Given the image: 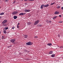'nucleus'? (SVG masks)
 Masks as SVG:
<instances>
[{
  "label": "nucleus",
  "instance_id": "f257e3e1",
  "mask_svg": "<svg viewBox=\"0 0 63 63\" xmlns=\"http://www.w3.org/2000/svg\"><path fill=\"white\" fill-rule=\"evenodd\" d=\"M7 20H5L3 21L2 23V26H7V24H6V23H7Z\"/></svg>",
  "mask_w": 63,
  "mask_h": 63
},
{
  "label": "nucleus",
  "instance_id": "f03ea898",
  "mask_svg": "<svg viewBox=\"0 0 63 63\" xmlns=\"http://www.w3.org/2000/svg\"><path fill=\"white\" fill-rule=\"evenodd\" d=\"M40 22V20H37L34 23V25H36L37 24H38Z\"/></svg>",
  "mask_w": 63,
  "mask_h": 63
},
{
  "label": "nucleus",
  "instance_id": "7ed1b4c3",
  "mask_svg": "<svg viewBox=\"0 0 63 63\" xmlns=\"http://www.w3.org/2000/svg\"><path fill=\"white\" fill-rule=\"evenodd\" d=\"M32 44H33V43L30 41L26 43V45L28 46H31V45H32Z\"/></svg>",
  "mask_w": 63,
  "mask_h": 63
},
{
  "label": "nucleus",
  "instance_id": "20e7f679",
  "mask_svg": "<svg viewBox=\"0 0 63 63\" xmlns=\"http://www.w3.org/2000/svg\"><path fill=\"white\" fill-rule=\"evenodd\" d=\"M16 41V39H11L10 40V41L11 43H13V44H15V41Z\"/></svg>",
  "mask_w": 63,
  "mask_h": 63
},
{
  "label": "nucleus",
  "instance_id": "39448f33",
  "mask_svg": "<svg viewBox=\"0 0 63 63\" xmlns=\"http://www.w3.org/2000/svg\"><path fill=\"white\" fill-rule=\"evenodd\" d=\"M18 13V12L17 11H15L13 12V13H12V15H16V14H17Z\"/></svg>",
  "mask_w": 63,
  "mask_h": 63
},
{
  "label": "nucleus",
  "instance_id": "423d86ee",
  "mask_svg": "<svg viewBox=\"0 0 63 63\" xmlns=\"http://www.w3.org/2000/svg\"><path fill=\"white\" fill-rule=\"evenodd\" d=\"M30 9L29 10H25V12H30Z\"/></svg>",
  "mask_w": 63,
  "mask_h": 63
},
{
  "label": "nucleus",
  "instance_id": "0eeeda50",
  "mask_svg": "<svg viewBox=\"0 0 63 63\" xmlns=\"http://www.w3.org/2000/svg\"><path fill=\"white\" fill-rule=\"evenodd\" d=\"M44 4H42L41 5V6L40 7V9H43V7H44Z\"/></svg>",
  "mask_w": 63,
  "mask_h": 63
},
{
  "label": "nucleus",
  "instance_id": "6e6552de",
  "mask_svg": "<svg viewBox=\"0 0 63 63\" xmlns=\"http://www.w3.org/2000/svg\"><path fill=\"white\" fill-rule=\"evenodd\" d=\"M49 6V5L48 4H47L46 5H44V7H48Z\"/></svg>",
  "mask_w": 63,
  "mask_h": 63
},
{
  "label": "nucleus",
  "instance_id": "1a4fd4ad",
  "mask_svg": "<svg viewBox=\"0 0 63 63\" xmlns=\"http://www.w3.org/2000/svg\"><path fill=\"white\" fill-rule=\"evenodd\" d=\"M17 18V16H14V19H16Z\"/></svg>",
  "mask_w": 63,
  "mask_h": 63
},
{
  "label": "nucleus",
  "instance_id": "9d476101",
  "mask_svg": "<svg viewBox=\"0 0 63 63\" xmlns=\"http://www.w3.org/2000/svg\"><path fill=\"white\" fill-rule=\"evenodd\" d=\"M59 14V12H57V11H55L54 13V14L55 15L56 14Z\"/></svg>",
  "mask_w": 63,
  "mask_h": 63
},
{
  "label": "nucleus",
  "instance_id": "9b49d317",
  "mask_svg": "<svg viewBox=\"0 0 63 63\" xmlns=\"http://www.w3.org/2000/svg\"><path fill=\"white\" fill-rule=\"evenodd\" d=\"M58 17V16H57L53 17V19H55L56 18H57V17Z\"/></svg>",
  "mask_w": 63,
  "mask_h": 63
},
{
  "label": "nucleus",
  "instance_id": "f8f14e48",
  "mask_svg": "<svg viewBox=\"0 0 63 63\" xmlns=\"http://www.w3.org/2000/svg\"><path fill=\"white\" fill-rule=\"evenodd\" d=\"M24 14L23 13H21L19 14V16H23Z\"/></svg>",
  "mask_w": 63,
  "mask_h": 63
},
{
  "label": "nucleus",
  "instance_id": "ddd939ff",
  "mask_svg": "<svg viewBox=\"0 0 63 63\" xmlns=\"http://www.w3.org/2000/svg\"><path fill=\"white\" fill-rule=\"evenodd\" d=\"M47 46H50L52 45V44L51 43H49L47 44Z\"/></svg>",
  "mask_w": 63,
  "mask_h": 63
},
{
  "label": "nucleus",
  "instance_id": "4468645a",
  "mask_svg": "<svg viewBox=\"0 0 63 63\" xmlns=\"http://www.w3.org/2000/svg\"><path fill=\"white\" fill-rule=\"evenodd\" d=\"M37 26L39 27H41V26H42V25L38 24V25H37Z\"/></svg>",
  "mask_w": 63,
  "mask_h": 63
},
{
  "label": "nucleus",
  "instance_id": "2eb2a0df",
  "mask_svg": "<svg viewBox=\"0 0 63 63\" xmlns=\"http://www.w3.org/2000/svg\"><path fill=\"white\" fill-rule=\"evenodd\" d=\"M27 37H28V35H26L24 36V38H26Z\"/></svg>",
  "mask_w": 63,
  "mask_h": 63
},
{
  "label": "nucleus",
  "instance_id": "dca6fc26",
  "mask_svg": "<svg viewBox=\"0 0 63 63\" xmlns=\"http://www.w3.org/2000/svg\"><path fill=\"white\" fill-rule=\"evenodd\" d=\"M51 57H54V56H55V55L54 54V55H51Z\"/></svg>",
  "mask_w": 63,
  "mask_h": 63
},
{
  "label": "nucleus",
  "instance_id": "f3484780",
  "mask_svg": "<svg viewBox=\"0 0 63 63\" xmlns=\"http://www.w3.org/2000/svg\"><path fill=\"white\" fill-rule=\"evenodd\" d=\"M49 54H52V51H50L49 52Z\"/></svg>",
  "mask_w": 63,
  "mask_h": 63
},
{
  "label": "nucleus",
  "instance_id": "a211bd4d",
  "mask_svg": "<svg viewBox=\"0 0 63 63\" xmlns=\"http://www.w3.org/2000/svg\"><path fill=\"white\" fill-rule=\"evenodd\" d=\"M2 39H5V36H2Z\"/></svg>",
  "mask_w": 63,
  "mask_h": 63
},
{
  "label": "nucleus",
  "instance_id": "6ab92c4d",
  "mask_svg": "<svg viewBox=\"0 0 63 63\" xmlns=\"http://www.w3.org/2000/svg\"><path fill=\"white\" fill-rule=\"evenodd\" d=\"M4 13H1L0 15H4Z\"/></svg>",
  "mask_w": 63,
  "mask_h": 63
},
{
  "label": "nucleus",
  "instance_id": "aec40b11",
  "mask_svg": "<svg viewBox=\"0 0 63 63\" xmlns=\"http://www.w3.org/2000/svg\"><path fill=\"white\" fill-rule=\"evenodd\" d=\"M54 4H55V2H54L53 3H51L50 4L51 5H53Z\"/></svg>",
  "mask_w": 63,
  "mask_h": 63
},
{
  "label": "nucleus",
  "instance_id": "412c9836",
  "mask_svg": "<svg viewBox=\"0 0 63 63\" xmlns=\"http://www.w3.org/2000/svg\"><path fill=\"white\" fill-rule=\"evenodd\" d=\"M24 51L25 52H28V51H27V50H25Z\"/></svg>",
  "mask_w": 63,
  "mask_h": 63
},
{
  "label": "nucleus",
  "instance_id": "4be33fe9",
  "mask_svg": "<svg viewBox=\"0 0 63 63\" xmlns=\"http://www.w3.org/2000/svg\"><path fill=\"white\" fill-rule=\"evenodd\" d=\"M3 32L4 33H5V34H6V33H7V32L6 31H3Z\"/></svg>",
  "mask_w": 63,
  "mask_h": 63
},
{
  "label": "nucleus",
  "instance_id": "5701e85b",
  "mask_svg": "<svg viewBox=\"0 0 63 63\" xmlns=\"http://www.w3.org/2000/svg\"><path fill=\"white\" fill-rule=\"evenodd\" d=\"M60 48H63V46H61L60 47Z\"/></svg>",
  "mask_w": 63,
  "mask_h": 63
},
{
  "label": "nucleus",
  "instance_id": "b1692460",
  "mask_svg": "<svg viewBox=\"0 0 63 63\" xmlns=\"http://www.w3.org/2000/svg\"><path fill=\"white\" fill-rule=\"evenodd\" d=\"M60 8V6H58L57 7V8L58 9H59Z\"/></svg>",
  "mask_w": 63,
  "mask_h": 63
},
{
  "label": "nucleus",
  "instance_id": "393cba45",
  "mask_svg": "<svg viewBox=\"0 0 63 63\" xmlns=\"http://www.w3.org/2000/svg\"><path fill=\"white\" fill-rule=\"evenodd\" d=\"M16 1L15 0L13 2V4H15L16 3Z\"/></svg>",
  "mask_w": 63,
  "mask_h": 63
},
{
  "label": "nucleus",
  "instance_id": "a878e982",
  "mask_svg": "<svg viewBox=\"0 0 63 63\" xmlns=\"http://www.w3.org/2000/svg\"><path fill=\"white\" fill-rule=\"evenodd\" d=\"M29 1H34V0H28Z\"/></svg>",
  "mask_w": 63,
  "mask_h": 63
},
{
  "label": "nucleus",
  "instance_id": "bb28decb",
  "mask_svg": "<svg viewBox=\"0 0 63 63\" xmlns=\"http://www.w3.org/2000/svg\"><path fill=\"white\" fill-rule=\"evenodd\" d=\"M8 29V27H7V28H6L5 29V30H7V29Z\"/></svg>",
  "mask_w": 63,
  "mask_h": 63
},
{
  "label": "nucleus",
  "instance_id": "cd10ccee",
  "mask_svg": "<svg viewBox=\"0 0 63 63\" xmlns=\"http://www.w3.org/2000/svg\"><path fill=\"white\" fill-rule=\"evenodd\" d=\"M56 46H55V47H58V45H56Z\"/></svg>",
  "mask_w": 63,
  "mask_h": 63
},
{
  "label": "nucleus",
  "instance_id": "c85d7f7f",
  "mask_svg": "<svg viewBox=\"0 0 63 63\" xmlns=\"http://www.w3.org/2000/svg\"><path fill=\"white\" fill-rule=\"evenodd\" d=\"M46 22H47L48 23V22H49V21H48V20L46 21Z\"/></svg>",
  "mask_w": 63,
  "mask_h": 63
},
{
  "label": "nucleus",
  "instance_id": "c756f323",
  "mask_svg": "<svg viewBox=\"0 0 63 63\" xmlns=\"http://www.w3.org/2000/svg\"><path fill=\"white\" fill-rule=\"evenodd\" d=\"M62 16L61 15H60L59 16V17H61Z\"/></svg>",
  "mask_w": 63,
  "mask_h": 63
},
{
  "label": "nucleus",
  "instance_id": "7c9ffc66",
  "mask_svg": "<svg viewBox=\"0 0 63 63\" xmlns=\"http://www.w3.org/2000/svg\"><path fill=\"white\" fill-rule=\"evenodd\" d=\"M14 28H15V27H13L12 28V29H14Z\"/></svg>",
  "mask_w": 63,
  "mask_h": 63
},
{
  "label": "nucleus",
  "instance_id": "2f4dec72",
  "mask_svg": "<svg viewBox=\"0 0 63 63\" xmlns=\"http://www.w3.org/2000/svg\"><path fill=\"white\" fill-rule=\"evenodd\" d=\"M49 23H51V21H49Z\"/></svg>",
  "mask_w": 63,
  "mask_h": 63
},
{
  "label": "nucleus",
  "instance_id": "473e14b6",
  "mask_svg": "<svg viewBox=\"0 0 63 63\" xmlns=\"http://www.w3.org/2000/svg\"><path fill=\"white\" fill-rule=\"evenodd\" d=\"M38 38V36H36L35 37V38Z\"/></svg>",
  "mask_w": 63,
  "mask_h": 63
},
{
  "label": "nucleus",
  "instance_id": "72a5a7b5",
  "mask_svg": "<svg viewBox=\"0 0 63 63\" xmlns=\"http://www.w3.org/2000/svg\"><path fill=\"white\" fill-rule=\"evenodd\" d=\"M24 1L25 2H26V1H27V0H24Z\"/></svg>",
  "mask_w": 63,
  "mask_h": 63
},
{
  "label": "nucleus",
  "instance_id": "f704fd0d",
  "mask_svg": "<svg viewBox=\"0 0 63 63\" xmlns=\"http://www.w3.org/2000/svg\"><path fill=\"white\" fill-rule=\"evenodd\" d=\"M17 27L18 28L19 27V26H18V25H17Z\"/></svg>",
  "mask_w": 63,
  "mask_h": 63
},
{
  "label": "nucleus",
  "instance_id": "c9c22d12",
  "mask_svg": "<svg viewBox=\"0 0 63 63\" xmlns=\"http://www.w3.org/2000/svg\"><path fill=\"white\" fill-rule=\"evenodd\" d=\"M61 9L62 10H63V7H61Z\"/></svg>",
  "mask_w": 63,
  "mask_h": 63
},
{
  "label": "nucleus",
  "instance_id": "e433bc0d",
  "mask_svg": "<svg viewBox=\"0 0 63 63\" xmlns=\"http://www.w3.org/2000/svg\"><path fill=\"white\" fill-rule=\"evenodd\" d=\"M1 17H2V16H0V19H1Z\"/></svg>",
  "mask_w": 63,
  "mask_h": 63
},
{
  "label": "nucleus",
  "instance_id": "4c0bfd02",
  "mask_svg": "<svg viewBox=\"0 0 63 63\" xmlns=\"http://www.w3.org/2000/svg\"><path fill=\"white\" fill-rule=\"evenodd\" d=\"M19 24H20L19 23H18L17 25H19Z\"/></svg>",
  "mask_w": 63,
  "mask_h": 63
},
{
  "label": "nucleus",
  "instance_id": "58836bf2",
  "mask_svg": "<svg viewBox=\"0 0 63 63\" xmlns=\"http://www.w3.org/2000/svg\"><path fill=\"white\" fill-rule=\"evenodd\" d=\"M63 22H60V23H62Z\"/></svg>",
  "mask_w": 63,
  "mask_h": 63
},
{
  "label": "nucleus",
  "instance_id": "ea45409f",
  "mask_svg": "<svg viewBox=\"0 0 63 63\" xmlns=\"http://www.w3.org/2000/svg\"><path fill=\"white\" fill-rule=\"evenodd\" d=\"M6 1L7 2V1H8V0H6Z\"/></svg>",
  "mask_w": 63,
  "mask_h": 63
},
{
  "label": "nucleus",
  "instance_id": "a19ab883",
  "mask_svg": "<svg viewBox=\"0 0 63 63\" xmlns=\"http://www.w3.org/2000/svg\"><path fill=\"white\" fill-rule=\"evenodd\" d=\"M1 33V32L0 31V34Z\"/></svg>",
  "mask_w": 63,
  "mask_h": 63
},
{
  "label": "nucleus",
  "instance_id": "79ce46f5",
  "mask_svg": "<svg viewBox=\"0 0 63 63\" xmlns=\"http://www.w3.org/2000/svg\"><path fill=\"white\" fill-rule=\"evenodd\" d=\"M23 0H22V1H23Z\"/></svg>",
  "mask_w": 63,
  "mask_h": 63
},
{
  "label": "nucleus",
  "instance_id": "37998d69",
  "mask_svg": "<svg viewBox=\"0 0 63 63\" xmlns=\"http://www.w3.org/2000/svg\"><path fill=\"white\" fill-rule=\"evenodd\" d=\"M0 8H1V7H0Z\"/></svg>",
  "mask_w": 63,
  "mask_h": 63
},
{
  "label": "nucleus",
  "instance_id": "c03bdc74",
  "mask_svg": "<svg viewBox=\"0 0 63 63\" xmlns=\"http://www.w3.org/2000/svg\"><path fill=\"white\" fill-rule=\"evenodd\" d=\"M1 62V61H0V62Z\"/></svg>",
  "mask_w": 63,
  "mask_h": 63
},
{
  "label": "nucleus",
  "instance_id": "a18cd8bd",
  "mask_svg": "<svg viewBox=\"0 0 63 63\" xmlns=\"http://www.w3.org/2000/svg\"><path fill=\"white\" fill-rule=\"evenodd\" d=\"M62 1H63V0H62Z\"/></svg>",
  "mask_w": 63,
  "mask_h": 63
}]
</instances>
